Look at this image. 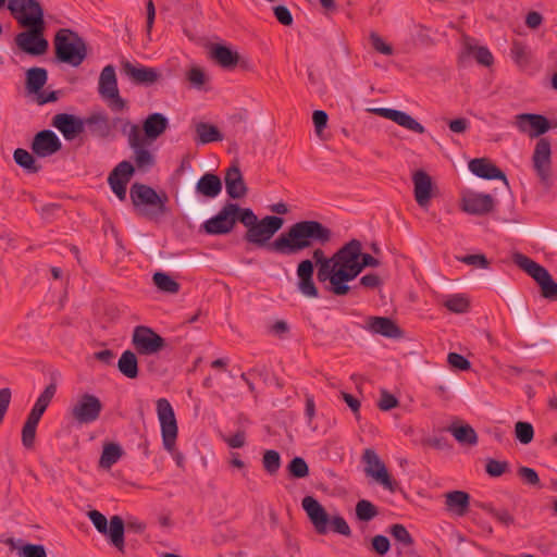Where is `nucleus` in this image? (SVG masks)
Instances as JSON below:
<instances>
[{"label":"nucleus","instance_id":"obj_1","mask_svg":"<svg viewBox=\"0 0 557 557\" xmlns=\"http://www.w3.org/2000/svg\"><path fill=\"white\" fill-rule=\"evenodd\" d=\"M362 245L351 239L339 248L331 258L325 257L321 248L312 252L318 267L317 277L320 282H329L327 290L336 296H344L350 290L348 282L361 273L360 257Z\"/></svg>","mask_w":557,"mask_h":557},{"label":"nucleus","instance_id":"obj_2","mask_svg":"<svg viewBox=\"0 0 557 557\" xmlns=\"http://www.w3.org/2000/svg\"><path fill=\"white\" fill-rule=\"evenodd\" d=\"M332 239V231L313 220L297 222L281 234V253L294 255L314 244L325 245Z\"/></svg>","mask_w":557,"mask_h":557},{"label":"nucleus","instance_id":"obj_3","mask_svg":"<svg viewBox=\"0 0 557 557\" xmlns=\"http://www.w3.org/2000/svg\"><path fill=\"white\" fill-rule=\"evenodd\" d=\"M301 506L318 534L324 535L331 529L343 536L349 537L351 535L347 521L339 515L330 517L325 508L314 497H304Z\"/></svg>","mask_w":557,"mask_h":557},{"label":"nucleus","instance_id":"obj_4","mask_svg":"<svg viewBox=\"0 0 557 557\" xmlns=\"http://www.w3.org/2000/svg\"><path fill=\"white\" fill-rule=\"evenodd\" d=\"M55 57L72 66L81 65L87 55L85 40L72 29L61 28L53 39Z\"/></svg>","mask_w":557,"mask_h":557},{"label":"nucleus","instance_id":"obj_5","mask_svg":"<svg viewBox=\"0 0 557 557\" xmlns=\"http://www.w3.org/2000/svg\"><path fill=\"white\" fill-rule=\"evenodd\" d=\"M157 416L161 426V435L164 449L168 450L176 465L184 467V455L176 450L175 444L178 433L177 421L174 409L166 398L157 400Z\"/></svg>","mask_w":557,"mask_h":557},{"label":"nucleus","instance_id":"obj_6","mask_svg":"<svg viewBox=\"0 0 557 557\" xmlns=\"http://www.w3.org/2000/svg\"><path fill=\"white\" fill-rule=\"evenodd\" d=\"M238 221L247 227L246 239L259 246L264 245L278 231V216L269 215L258 221L249 208L240 211Z\"/></svg>","mask_w":557,"mask_h":557},{"label":"nucleus","instance_id":"obj_7","mask_svg":"<svg viewBox=\"0 0 557 557\" xmlns=\"http://www.w3.org/2000/svg\"><path fill=\"white\" fill-rule=\"evenodd\" d=\"M513 261L540 285L544 298L557 300V283L544 267L522 253H516Z\"/></svg>","mask_w":557,"mask_h":557},{"label":"nucleus","instance_id":"obj_8","mask_svg":"<svg viewBox=\"0 0 557 557\" xmlns=\"http://www.w3.org/2000/svg\"><path fill=\"white\" fill-rule=\"evenodd\" d=\"M103 405L99 397L85 393L75 399L69 408L72 421L79 425L90 424L97 421L101 414Z\"/></svg>","mask_w":557,"mask_h":557},{"label":"nucleus","instance_id":"obj_9","mask_svg":"<svg viewBox=\"0 0 557 557\" xmlns=\"http://www.w3.org/2000/svg\"><path fill=\"white\" fill-rule=\"evenodd\" d=\"M98 92L113 112H122L128 109L127 101L120 96L113 65H107L102 69L98 82Z\"/></svg>","mask_w":557,"mask_h":557},{"label":"nucleus","instance_id":"obj_10","mask_svg":"<svg viewBox=\"0 0 557 557\" xmlns=\"http://www.w3.org/2000/svg\"><path fill=\"white\" fill-rule=\"evenodd\" d=\"M126 127H129V131L127 132V143L133 150V159L136 166L139 170H147L151 168L154 164V157L148 147L152 143L147 141L144 138L138 125L132 124L129 121H125L123 132H125Z\"/></svg>","mask_w":557,"mask_h":557},{"label":"nucleus","instance_id":"obj_11","mask_svg":"<svg viewBox=\"0 0 557 557\" xmlns=\"http://www.w3.org/2000/svg\"><path fill=\"white\" fill-rule=\"evenodd\" d=\"M88 517L91 520L95 528L97 529V531L101 534L109 535L110 543L115 548H117L119 552L123 553L125 547V524L123 519L120 516H112L110 519V524L108 527V520L106 516L102 515L100 511L90 510L88 512Z\"/></svg>","mask_w":557,"mask_h":557},{"label":"nucleus","instance_id":"obj_12","mask_svg":"<svg viewBox=\"0 0 557 557\" xmlns=\"http://www.w3.org/2000/svg\"><path fill=\"white\" fill-rule=\"evenodd\" d=\"M8 10L21 26L45 22L39 0H9Z\"/></svg>","mask_w":557,"mask_h":557},{"label":"nucleus","instance_id":"obj_13","mask_svg":"<svg viewBox=\"0 0 557 557\" xmlns=\"http://www.w3.org/2000/svg\"><path fill=\"white\" fill-rule=\"evenodd\" d=\"M28 30L16 35L15 44L24 52L30 55H41L48 50V40L44 38L45 22L27 25Z\"/></svg>","mask_w":557,"mask_h":557},{"label":"nucleus","instance_id":"obj_14","mask_svg":"<svg viewBox=\"0 0 557 557\" xmlns=\"http://www.w3.org/2000/svg\"><path fill=\"white\" fill-rule=\"evenodd\" d=\"M362 461L364 463V472L368 476L375 480L385 490L389 492L396 491L397 483L391 478L384 462L380 459L374 449H364Z\"/></svg>","mask_w":557,"mask_h":557},{"label":"nucleus","instance_id":"obj_15","mask_svg":"<svg viewBox=\"0 0 557 557\" xmlns=\"http://www.w3.org/2000/svg\"><path fill=\"white\" fill-rule=\"evenodd\" d=\"M532 163L540 182L547 187L550 186L553 184L552 146L548 139L541 138L536 143Z\"/></svg>","mask_w":557,"mask_h":557},{"label":"nucleus","instance_id":"obj_16","mask_svg":"<svg viewBox=\"0 0 557 557\" xmlns=\"http://www.w3.org/2000/svg\"><path fill=\"white\" fill-rule=\"evenodd\" d=\"M242 210L236 203H226L215 216L205 222V231L213 235L230 233L238 220Z\"/></svg>","mask_w":557,"mask_h":557},{"label":"nucleus","instance_id":"obj_17","mask_svg":"<svg viewBox=\"0 0 557 557\" xmlns=\"http://www.w3.org/2000/svg\"><path fill=\"white\" fill-rule=\"evenodd\" d=\"M132 343L139 355H153L165 346L163 337L144 325L134 329Z\"/></svg>","mask_w":557,"mask_h":557},{"label":"nucleus","instance_id":"obj_18","mask_svg":"<svg viewBox=\"0 0 557 557\" xmlns=\"http://www.w3.org/2000/svg\"><path fill=\"white\" fill-rule=\"evenodd\" d=\"M129 195L132 202L136 208L148 206L156 208L157 213L159 214L165 212V202L168 197L165 195L162 197L159 196L157 191L150 186L136 183L131 187Z\"/></svg>","mask_w":557,"mask_h":557},{"label":"nucleus","instance_id":"obj_19","mask_svg":"<svg viewBox=\"0 0 557 557\" xmlns=\"http://www.w3.org/2000/svg\"><path fill=\"white\" fill-rule=\"evenodd\" d=\"M121 72L133 83L141 86H151L161 78L156 67L144 66L128 60L121 61Z\"/></svg>","mask_w":557,"mask_h":557},{"label":"nucleus","instance_id":"obj_20","mask_svg":"<svg viewBox=\"0 0 557 557\" xmlns=\"http://www.w3.org/2000/svg\"><path fill=\"white\" fill-rule=\"evenodd\" d=\"M515 124L521 133L528 134L531 138L539 137L550 128L548 119L535 113L518 114Z\"/></svg>","mask_w":557,"mask_h":557},{"label":"nucleus","instance_id":"obj_21","mask_svg":"<svg viewBox=\"0 0 557 557\" xmlns=\"http://www.w3.org/2000/svg\"><path fill=\"white\" fill-rule=\"evenodd\" d=\"M62 147L59 137L50 129L37 133L32 143L33 152L39 158H47L58 152Z\"/></svg>","mask_w":557,"mask_h":557},{"label":"nucleus","instance_id":"obj_22","mask_svg":"<svg viewBox=\"0 0 557 557\" xmlns=\"http://www.w3.org/2000/svg\"><path fill=\"white\" fill-rule=\"evenodd\" d=\"M413 194L417 203L426 209L433 197L434 185L431 176L423 170H418L412 175Z\"/></svg>","mask_w":557,"mask_h":557},{"label":"nucleus","instance_id":"obj_23","mask_svg":"<svg viewBox=\"0 0 557 557\" xmlns=\"http://www.w3.org/2000/svg\"><path fill=\"white\" fill-rule=\"evenodd\" d=\"M371 111L376 115L391 120L399 126L417 134H423L425 132V128L421 123L404 111L389 108H375Z\"/></svg>","mask_w":557,"mask_h":557},{"label":"nucleus","instance_id":"obj_24","mask_svg":"<svg viewBox=\"0 0 557 557\" xmlns=\"http://www.w3.org/2000/svg\"><path fill=\"white\" fill-rule=\"evenodd\" d=\"M493 208L494 199L491 195L469 191L462 197V210L469 214H486Z\"/></svg>","mask_w":557,"mask_h":557},{"label":"nucleus","instance_id":"obj_25","mask_svg":"<svg viewBox=\"0 0 557 557\" xmlns=\"http://www.w3.org/2000/svg\"><path fill=\"white\" fill-rule=\"evenodd\" d=\"M52 126L61 132L66 140H73L84 132V120L67 113H59L52 119Z\"/></svg>","mask_w":557,"mask_h":557},{"label":"nucleus","instance_id":"obj_26","mask_svg":"<svg viewBox=\"0 0 557 557\" xmlns=\"http://www.w3.org/2000/svg\"><path fill=\"white\" fill-rule=\"evenodd\" d=\"M298 289L306 297H318V288L313 281L312 260H302L297 267Z\"/></svg>","mask_w":557,"mask_h":557},{"label":"nucleus","instance_id":"obj_27","mask_svg":"<svg viewBox=\"0 0 557 557\" xmlns=\"http://www.w3.org/2000/svg\"><path fill=\"white\" fill-rule=\"evenodd\" d=\"M169 127V120L162 113L156 112L149 114L143 121L141 134L147 141L153 143Z\"/></svg>","mask_w":557,"mask_h":557},{"label":"nucleus","instance_id":"obj_28","mask_svg":"<svg viewBox=\"0 0 557 557\" xmlns=\"http://www.w3.org/2000/svg\"><path fill=\"white\" fill-rule=\"evenodd\" d=\"M469 170L478 177L484 180H502L508 185L505 173L493 164L488 159L476 158L469 162Z\"/></svg>","mask_w":557,"mask_h":557},{"label":"nucleus","instance_id":"obj_29","mask_svg":"<svg viewBox=\"0 0 557 557\" xmlns=\"http://www.w3.org/2000/svg\"><path fill=\"white\" fill-rule=\"evenodd\" d=\"M209 57L219 66L225 70H233L239 62V54L230 47L214 44L209 49Z\"/></svg>","mask_w":557,"mask_h":557},{"label":"nucleus","instance_id":"obj_30","mask_svg":"<svg viewBox=\"0 0 557 557\" xmlns=\"http://www.w3.org/2000/svg\"><path fill=\"white\" fill-rule=\"evenodd\" d=\"M225 188L227 195L233 199H240L246 196L247 187L243 174L237 165L227 169L225 176Z\"/></svg>","mask_w":557,"mask_h":557},{"label":"nucleus","instance_id":"obj_31","mask_svg":"<svg viewBox=\"0 0 557 557\" xmlns=\"http://www.w3.org/2000/svg\"><path fill=\"white\" fill-rule=\"evenodd\" d=\"M90 134L99 138H108L112 134L109 116L103 112H96L84 120Z\"/></svg>","mask_w":557,"mask_h":557},{"label":"nucleus","instance_id":"obj_32","mask_svg":"<svg viewBox=\"0 0 557 557\" xmlns=\"http://www.w3.org/2000/svg\"><path fill=\"white\" fill-rule=\"evenodd\" d=\"M368 327L371 332L388 338H397L401 336V330L389 318L372 317L368 321Z\"/></svg>","mask_w":557,"mask_h":557},{"label":"nucleus","instance_id":"obj_33","mask_svg":"<svg viewBox=\"0 0 557 557\" xmlns=\"http://www.w3.org/2000/svg\"><path fill=\"white\" fill-rule=\"evenodd\" d=\"M470 55L474 57L476 62L484 66L492 65L494 61L491 51L486 47H476L470 41V39H466L459 61L463 63Z\"/></svg>","mask_w":557,"mask_h":557},{"label":"nucleus","instance_id":"obj_34","mask_svg":"<svg viewBox=\"0 0 557 557\" xmlns=\"http://www.w3.org/2000/svg\"><path fill=\"white\" fill-rule=\"evenodd\" d=\"M222 190L220 177L213 173H205L196 185V191L207 198H215Z\"/></svg>","mask_w":557,"mask_h":557},{"label":"nucleus","instance_id":"obj_35","mask_svg":"<svg viewBox=\"0 0 557 557\" xmlns=\"http://www.w3.org/2000/svg\"><path fill=\"white\" fill-rule=\"evenodd\" d=\"M445 505L447 510L454 511L458 516H463L470 505V495L463 491H451L445 494Z\"/></svg>","mask_w":557,"mask_h":557},{"label":"nucleus","instance_id":"obj_36","mask_svg":"<svg viewBox=\"0 0 557 557\" xmlns=\"http://www.w3.org/2000/svg\"><path fill=\"white\" fill-rule=\"evenodd\" d=\"M195 141L199 145L221 141L223 139V135L221 134L219 128L206 122H198L195 125Z\"/></svg>","mask_w":557,"mask_h":557},{"label":"nucleus","instance_id":"obj_37","mask_svg":"<svg viewBox=\"0 0 557 557\" xmlns=\"http://www.w3.org/2000/svg\"><path fill=\"white\" fill-rule=\"evenodd\" d=\"M48 73L44 67H32L26 72V89L29 94H38L46 85Z\"/></svg>","mask_w":557,"mask_h":557},{"label":"nucleus","instance_id":"obj_38","mask_svg":"<svg viewBox=\"0 0 557 557\" xmlns=\"http://www.w3.org/2000/svg\"><path fill=\"white\" fill-rule=\"evenodd\" d=\"M117 369L127 379H136L138 376V361L135 352L125 350L117 361Z\"/></svg>","mask_w":557,"mask_h":557},{"label":"nucleus","instance_id":"obj_39","mask_svg":"<svg viewBox=\"0 0 557 557\" xmlns=\"http://www.w3.org/2000/svg\"><path fill=\"white\" fill-rule=\"evenodd\" d=\"M448 431L450 434L456 438V441L461 445H476L478 443V435L474 429L469 425H450L448 428Z\"/></svg>","mask_w":557,"mask_h":557},{"label":"nucleus","instance_id":"obj_40","mask_svg":"<svg viewBox=\"0 0 557 557\" xmlns=\"http://www.w3.org/2000/svg\"><path fill=\"white\" fill-rule=\"evenodd\" d=\"M443 306L453 313H466L470 309V300L465 294H453L444 296Z\"/></svg>","mask_w":557,"mask_h":557},{"label":"nucleus","instance_id":"obj_41","mask_svg":"<svg viewBox=\"0 0 557 557\" xmlns=\"http://www.w3.org/2000/svg\"><path fill=\"white\" fill-rule=\"evenodd\" d=\"M14 161L29 173H37L40 165L37 164L34 156L23 148H17L13 153Z\"/></svg>","mask_w":557,"mask_h":557},{"label":"nucleus","instance_id":"obj_42","mask_svg":"<svg viewBox=\"0 0 557 557\" xmlns=\"http://www.w3.org/2000/svg\"><path fill=\"white\" fill-rule=\"evenodd\" d=\"M153 283L157 288L168 294H176L180 290V284L169 274L157 272L152 276Z\"/></svg>","mask_w":557,"mask_h":557},{"label":"nucleus","instance_id":"obj_43","mask_svg":"<svg viewBox=\"0 0 557 557\" xmlns=\"http://www.w3.org/2000/svg\"><path fill=\"white\" fill-rule=\"evenodd\" d=\"M121 456H122V449L119 445H116V444L106 445L102 450L99 465L101 468L110 469L114 463L117 462V460L121 458Z\"/></svg>","mask_w":557,"mask_h":557},{"label":"nucleus","instance_id":"obj_44","mask_svg":"<svg viewBox=\"0 0 557 557\" xmlns=\"http://www.w3.org/2000/svg\"><path fill=\"white\" fill-rule=\"evenodd\" d=\"M379 515L377 508L367 499H361L356 505V516L360 521H370Z\"/></svg>","mask_w":557,"mask_h":557},{"label":"nucleus","instance_id":"obj_45","mask_svg":"<svg viewBox=\"0 0 557 557\" xmlns=\"http://www.w3.org/2000/svg\"><path fill=\"white\" fill-rule=\"evenodd\" d=\"M55 391H57V387L54 384H49L48 386H46L44 392L37 398L32 410L35 412H38L42 416L44 412L46 411L47 407L49 406L51 399L53 398Z\"/></svg>","mask_w":557,"mask_h":557},{"label":"nucleus","instance_id":"obj_46","mask_svg":"<svg viewBox=\"0 0 557 557\" xmlns=\"http://www.w3.org/2000/svg\"><path fill=\"white\" fill-rule=\"evenodd\" d=\"M286 470L288 474L296 479L306 478L309 474V468L306 460L301 457H295L287 465Z\"/></svg>","mask_w":557,"mask_h":557},{"label":"nucleus","instance_id":"obj_47","mask_svg":"<svg viewBox=\"0 0 557 557\" xmlns=\"http://www.w3.org/2000/svg\"><path fill=\"white\" fill-rule=\"evenodd\" d=\"M391 535L403 546L408 547L413 544V539L405 525L396 523L389 528Z\"/></svg>","mask_w":557,"mask_h":557},{"label":"nucleus","instance_id":"obj_48","mask_svg":"<svg viewBox=\"0 0 557 557\" xmlns=\"http://www.w3.org/2000/svg\"><path fill=\"white\" fill-rule=\"evenodd\" d=\"M515 433H516L517 440L521 444L525 445V444H529L533 440L534 429L531 423L519 421L515 425Z\"/></svg>","mask_w":557,"mask_h":557},{"label":"nucleus","instance_id":"obj_49","mask_svg":"<svg viewBox=\"0 0 557 557\" xmlns=\"http://www.w3.org/2000/svg\"><path fill=\"white\" fill-rule=\"evenodd\" d=\"M482 508L495 518L499 523L508 527L513 523L515 519L507 509H496L491 505H484Z\"/></svg>","mask_w":557,"mask_h":557},{"label":"nucleus","instance_id":"obj_50","mask_svg":"<svg viewBox=\"0 0 557 557\" xmlns=\"http://www.w3.org/2000/svg\"><path fill=\"white\" fill-rule=\"evenodd\" d=\"M371 46L375 51L384 55H392L394 53L393 47L385 42L384 39L375 32H372L369 36Z\"/></svg>","mask_w":557,"mask_h":557},{"label":"nucleus","instance_id":"obj_51","mask_svg":"<svg viewBox=\"0 0 557 557\" xmlns=\"http://www.w3.org/2000/svg\"><path fill=\"white\" fill-rule=\"evenodd\" d=\"M511 55L518 64H527L529 62V49L527 45L515 41L511 47Z\"/></svg>","mask_w":557,"mask_h":557},{"label":"nucleus","instance_id":"obj_52","mask_svg":"<svg viewBox=\"0 0 557 557\" xmlns=\"http://www.w3.org/2000/svg\"><path fill=\"white\" fill-rule=\"evenodd\" d=\"M518 475L525 484L541 487L539 474L534 469L529 467H520L518 469Z\"/></svg>","mask_w":557,"mask_h":557},{"label":"nucleus","instance_id":"obj_53","mask_svg":"<svg viewBox=\"0 0 557 557\" xmlns=\"http://www.w3.org/2000/svg\"><path fill=\"white\" fill-rule=\"evenodd\" d=\"M508 469V462L499 461L495 459H487L485 471L492 478H498L503 475Z\"/></svg>","mask_w":557,"mask_h":557},{"label":"nucleus","instance_id":"obj_54","mask_svg":"<svg viewBox=\"0 0 557 557\" xmlns=\"http://www.w3.org/2000/svg\"><path fill=\"white\" fill-rule=\"evenodd\" d=\"M133 173H134L133 164L129 161H122L114 168V170L110 173V175L113 177H119L121 180H125L126 182H129Z\"/></svg>","mask_w":557,"mask_h":557},{"label":"nucleus","instance_id":"obj_55","mask_svg":"<svg viewBox=\"0 0 557 557\" xmlns=\"http://www.w3.org/2000/svg\"><path fill=\"white\" fill-rule=\"evenodd\" d=\"M262 462L269 473L276 472L278 470V451L273 449L265 450Z\"/></svg>","mask_w":557,"mask_h":557},{"label":"nucleus","instance_id":"obj_56","mask_svg":"<svg viewBox=\"0 0 557 557\" xmlns=\"http://www.w3.org/2000/svg\"><path fill=\"white\" fill-rule=\"evenodd\" d=\"M187 79L189 81V83L195 87V88H198L200 89L203 84L206 83V74L205 72L202 71V69H200L199 66H193L188 72H187Z\"/></svg>","mask_w":557,"mask_h":557},{"label":"nucleus","instance_id":"obj_57","mask_svg":"<svg viewBox=\"0 0 557 557\" xmlns=\"http://www.w3.org/2000/svg\"><path fill=\"white\" fill-rule=\"evenodd\" d=\"M447 361L451 368L461 371H467L471 368L470 361L457 352H449L447 356Z\"/></svg>","mask_w":557,"mask_h":557},{"label":"nucleus","instance_id":"obj_58","mask_svg":"<svg viewBox=\"0 0 557 557\" xmlns=\"http://www.w3.org/2000/svg\"><path fill=\"white\" fill-rule=\"evenodd\" d=\"M108 182L112 191L117 196L120 200H125L126 198V185L128 182L125 180H121L119 177H113L109 175Z\"/></svg>","mask_w":557,"mask_h":557},{"label":"nucleus","instance_id":"obj_59","mask_svg":"<svg viewBox=\"0 0 557 557\" xmlns=\"http://www.w3.org/2000/svg\"><path fill=\"white\" fill-rule=\"evenodd\" d=\"M458 260L468 265H473L475 268H482V269H486L490 264L486 257L482 253L467 255V256L458 258Z\"/></svg>","mask_w":557,"mask_h":557},{"label":"nucleus","instance_id":"obj_60","mask_svg":"<svg viewBox=\"0 0 557 557\" xmlns=\"http://www.w3.org/2000/svg\"><path fill=\"white\" fill-rule=\"evenodd\" d=\"M327 113L323 110H315L312 115V121L314 124V129L318 136L322 135V132L326 127L327 124Z\"/></svg>","mask_w":557,"mask_h":557},{"label":"nucleus","instance_id":"obj_61","mask_svg":"<svg viewBox=\"0 0 557 557\" xmlns=\"http://www.w3.org/2000/svg\"><path fill=\"white\" fill-rule=\"evenodd\" d=\"M37 426L24 423L22 429V443L26 448L34 446Z\"/></svg>","mask_w":557,"mask_h":557},{"label":"nucleus","instance_id":"obj_62","mask_svg":"<svg viewBox=\"0 0 557 557\" xmlns=\"http://www.w3.org/2000/svg\"><path fill=\"white\" fill-rule=\"evenodd\" d=\"M377 405L381 410L388 411L398 406V399L394 395L383 391Z\"/></svg>","mask_w":557,"mask_h":557},{"label":"nucleus","instance_id":"obj_63","mask_svg":"<svg viewBox=\"0 0 557 557\" xmlns=\"http://www.w3.org/2000/svg\"><path fill=\"white\" fill-rule=\"evenodd\" d=\"M389 540L384 535H375L372 539V547L379 555H384L389 550Z\"/></svg>","mask_w":557,"mask_h":557},{"label":"nucleus","instance_id":"obj_64","mask_svg":"<svg viewBox=\"0 0 557 557\" xmlns=\"http://www.w3.org/2000/svg\"><path fill=\"white\" fill-rule=\"evenodd\" d=\"M22 550L24 557H47L45 547L39 544H26Z\"/></svg>","mask_w":557,"mask_h":557}]
</instances>
